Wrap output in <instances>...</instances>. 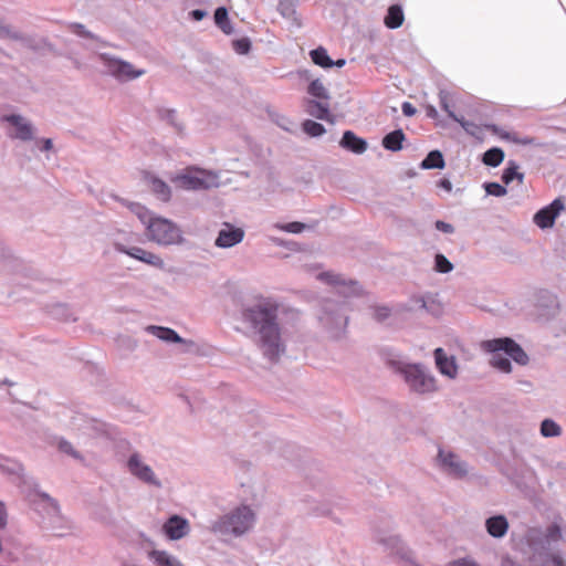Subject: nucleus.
<instances>
[{"instance_id": "f257e3e1", "label": "nucleus", "mask_w": 566, "mask_h": 566, "mask_svg": "<svg viewBox=\"0 0 566 566\" xmlns=\"http://www.w3.org/2000/svg\"><path fill=\"white\" fill-rule=\"evenodd\" d=\"M566 543V521L556 515L544 527H527L513 538V549L521 557L504 554L500 566H566L558 546Z\"/></svg>"}, {"instance_id": "f03ea898", "label": "nucleus", "mask_w": 566, "mask_h": 566, "mask_svg": "<svg viewBox=\"0 0 566 566\" xmlns=\"http://www.w3.org/2000/svg\"><path fill=\"white\" fill-rule=\"evenodd\" d=\"M279 306L271 298H260L243 307L241 318L255 333V342L263 356L280 359L286 352V336L277 323Z\"/></svg>"}, {"instance_id": "7ed1b4c3", "label": "nucleus", "mask_w": 566, "mask_h": 566, "mask_svg": "<svg viewBox=\"0 0 566 566\" xmlns=\"http://www.w3.org/2000/svg\"><path fill=\"white\" fill-rule=\"evenodd\" d=\"M143 223L149 241L161 247L179 245L185 241L181 229L171 220L155 216L137 202L122 201Z\"/></svg>"}, {"instance_id": "20e7f679", "label": "nucleus", "mask_w": 566, "mask_h": 566, "mask_svg": "<svg viewBox=\"0 0 566 566\" xmlns=\"http://www.w3.org/2000/svg\"><path fill=\"white\" fill-rule=\"evenodd\" d=\"M255 522V510L251 505L240 504L214 520L210 530L216 534L240 537L249 533L254 527Z\"/></svg>"}, {"instance_id": "39448f33", "label": "nucleus", "mask_w": 566, "mask_h": 566, "mask_svg": "<svg viewBox=\"0 0 566 566\" xmlns=\"http://www.w3.org/2000/svg\"><path fill=\"white\" fill-rule=\"evenodd\" d=\"M482 348L492 353L490 364L502 373H511L512 364L509 356L518 365L525 366L528 363V356L523 348L512 338H494L482 343Z\"/></svg>"}, {"instance_id": "423d86ee", "label": "nucleus", "mask_w": 566, "mask_h": 566, "mask_svg": "<svg viewBox=\"0 0 566 566\" xmlns=\"http://www.w3.org/2000/svg\"><path fill=\"white\" fill-rule=\"evenodd\" d=\"M397 371L402 376L411 392L430 395L439 390L437 378L423 364L401 363L398 365Z\"/></svg>"}, {"instance_id": "0eeeda50", "label": "nucleus", "mask_w": 566, "mask_h": 566, "mask_svg": "<svg viewBox=\"0 0 566 566\" xmlns=\"http://www.w3.org/2000/svg\"><path fill=\"white\" fill-rule=\"evenodd\" d=\"M36 510L41 515L42 526L55 536H64L73 530L72 522L64 516L57 503L48 494L40 495Z\"/></svg>"}, {"instance_id": "6e6552de", "label": "nucleus", "mask_w": 566, "mask_h": 566, "mask_svg": "<svg viewBox=\"0 0 566 566\" xmlns=\"http://www.w3.org/2000/svg\"><path fill=\"white\" fill-rule=\"evenodd\" d=\"M171 181L185 190H206L219 187V174L212 170H206L198 167H188L176 174Z\"/></svg>"}, {"instance_id": "1a4fd4ad", "label": "nucleus", "mask_w": 566, "mask_h": 566, "mask_svg": "<svg viewBox=\"0 0 566 566\" xmlns=\"http://www.w3.org/2000/svg\"><path fill=\"white\" fill-rule=\"evenodd\" d=\"M97 59L104 66V73L122 83L134 81L146 74L144 69H137L132 63L108 53H98Z\"/></svg>"}, {"instance_id": "9d476101", "label": "nucleus", "mask_w": 566, "mask_h": 566, "mask_svg": "<svg viewBox=\"0 0 566 566\" xmlns=\"http://www.w3.org/2000/svg\"><path fill=\"white\" fill-rule=\"evenodd\" d=\"M126 468L132 476L148 488L155 490L164 488L161 479L142 454L132 453L126 461Z\"/></svg>"}, {"instance_id": "9b49d317", "label": "nucleus", "mask_w": 566, "mask_h": 566, "mask_svg": "<svg viewBox=\"0 0 566 566\" xmlns=\"http://www.w3.org/2000/svg\"><path fill=\"white\" fill-rule=\"evenodd\" d=\"M0 122L6 129V134L11 139L20 142H31L35 137V127L30 119L21 114L10 113L3 114Z\"/></svg>"}, {"instance_id": "f8f14e48", "label": "nucleus", "mask_w": 566, "mask_h": 566, "mask_svg": "<svg viewBox=\"0 0 566 566\" xmlns=\"http://www.w3.org/2000/svg\"><path fill=\"white\" fill-rule=\"evenodd\" d=\"M317 279L327 285H331L337 294L346 298L358 296L363 292V289L357 281L347 279L344 275L332 271L321 272L317 275Z\"/></svg>"}, {"instance_id": "ddd939ff", "label": "nucleus", "mask_w": 566, "mask_h": 566, "mask_svg": "<svg viewBox=\"0 0 566 566\" xmlns=\"http://www.w3.org/2000/svg\"><path fill=\"white\" fill-rule=\"evenodd\" d=\"M319 322L333 337H338L347 325V316L337 304L326 302L319 314Z\"/></svg>"}, {"instance_id": "4468645a", "label": "nucleus", "mask_w": 566, "mask_h": 566, "mask_svg": "<svg viewBox=\"0 0 566 566\" xmlns=\"http://www.w3.org/2000/svg\"><path fill=\"white\" fill-rule=\"evenodd\" d=\"M67 426L83 437L98 438L107 434V426L104 422L81 412H75Z\"/></svg>"}, {"instance_id": "2eb2a0df", "label": "nucleus", "mask_w": 566, "mask_h": 566, "mask_svg": "<svg viewBox=\"0 0 566 566\" xmlns=\"http://www.w3.org/2000/svg\"><path fill=\"white\" fill-rule=\"evenodd\" d=\"M437 465L441 472L453 479H463L469 472L468 464L458 454L444 449H439Z\"/></svg>"}, {"instance_id": "dca6fc26", "label": "nucleus", "mask_w": 566, "mask_h": 566, "mask_svg": "<svg viewBox=\"0 0 566 566\" xmlns=\"http://www.w3.org/2000/svg\"><path fill=\"white\" fill-rule=\"evenodd\" d=\"M114 249L119 252L124 253L132 259H135L137 261H140L147 265H150L153 268L164 270L165 269V261L159 254H156L151 251H148L146 249H143L140 247H128L122 242L115 241L114 242Z\"/></svg>"}, {"instance_id": "f3484780", "label": "nucleus", "mask_w": 566, "mask_h": 566, "mask_svg": "<svg viewBox=\"0 0 566 566\" xmlns=\"http://www.w3.org/2000/svg\"><path fill=\"white\" fill-rule=\"evenodd\" d=\"M145 331L163 342L184 344L185 350L188 353H195L198 350V345L193 340L181 338L174 329L169 327L148 325Z\"/></svg>"}, {"instance_id": "a211bd4d", "label": "nucleus", "mask_w": 566, "mask_h": 566, "mask_svg": "<svg viewBox=\"0 0 566 566\" xmlns=\"http://www.w3.org/2000/svg\"><path fill=\"white\" fill-rule=\"evenodd\" d=\"M244 239V231L241 228L234 227L231 223L224 222L218 232L214 245L220 249H230Z\"/></svg>"}, {"instance_id": "6ab92c4d", "label": "nucleus", "mask_w": 566, "mask_h": 566, "mask_svg": "<svg viewBox=\"0 0 566 566\" xmlns=\"http://www.w3.org/2000/svg\"><path fill=\"white\" fill-rule=\"evenodd\" d=\"M436 367L439 373L449 378L455 379L459 375V365L454 355H449L443 348H436L433 352Z\"/></svg>"}, {"instance_id": "aec40b11", "label": "nucleus", "mask_w": 566, "mask_h": 566, "mask_svg": "<svg viewBox=\"0 0 566 566\" xmlns=\"http://www.w3.org/2000/svg\"><path fill=\"white\" fill-rule=\"evenodd\" d=\"M562 210H564V202L560 199H555L549 206L535 213L534 222L542 229L549 228Z\"/></svg>"}, {"instance_id": "412c9836", "label": "nucleus", "mask_w": 566, "mask_h": 566, "mask_svg": "<svg viewBox=\"0 0 566 566\" xmlns=\"http://www.w3.org/2000/svg\"><path fill=\"white\" fill-rule=\"evenodd\" d=\"M378 542L391 554L399 556L401 559L411 560L412 553L399 535H384L378 538Z\"/></svg>"}, {"instance_id": "4be33fe9", "label": "nucleus", "mask_w": 566, "mask_h": 566, "mask_svg": "<svg viewBox=\"0 0 566 566\" xmlns=\"http://www.w3.org/2000/svg\"><path fill=\"white\" fill-rule=\"evenodd\" d=\"M163 531L169 539L178 541L189 533L190 526L186 518L172 515L163 525Z\"/></svg>"}, {"instance_id": "5701e85b", "label": "nucleus", "mask_w": 566, "mask_h": 566, "mask_svg": "<svg viewBox=\"0 0 566 566\" xmlns=\"http://www.w3.org/2000/svg\"><path fill=\"white\" fill-rule=\"evenodd\" d=\"M484 527L492 538L502 539L509 532L510 523L505 515L494 514L485 520Z\"/></svg>"}, {"instance_id": "b1692460", "label": "nucleus", "mask_w": 566, "mask_h": 566, "mask_svg": "<svg viewBox=\"0 0 566 566\" xmlns=\"http://www.w3.org/2000/svg\"><path fill=\"white\" fill-rule=\"evenodd\" d=\"M69 29L77 36L87 40V42L83 44L85 49L96 51L98 48L104 45V42H102L98 36L91 33L83 24L71 23Z\"/></svg>"}, {"instance_id": "393cba45", "label": "nucleus", "mask_w": 566, "mask_h": 566, "mask_svg": "<svg viewBox=\"0 0 566 566\" xmlns=\"http://www.w3.org/2000/svg\"><path fill=\"white\" fill-rule=\"evenodd\" d=\"M340 147L354 153L363 154L367 149L365 139L356 136L352 130H346L339 142Z\"/></svg>"}, {"instance_id": "a878e982", "label": "nucleus", "mask_w": 566, "mask_h": 566, "mask_svg": "<svg viewBox=\"0 0 566 566\" xmlns=\"http://www.w3.org/2000/svg\"><path fill=\"white\" fill-rule=\"evenodd\" d=\"M147 557L155 566H185L179 558L167 551L151 549Z\"/></svg>"}, {"instance_id": "bb28decb", "label": "nucleus", "mask_w": 566, "mask_h": 566, "mask_svg": "<svg viewBox=\"0 0 566 566\" xmlns=\"http://www.w3.org/2000/svg\"><path fill=\"white\" fill-rule=\"evenodd\" d=\"M147 186L150 191L161 201H168L170 199L171 192L169 186L157 178L156 176L148 175L145 178Z\"/></svg>"}, {"instance_id": "cd10ccee", "label": "nucleus", "mask_w": 566, "mask_h": 566, "mask_svg": "<svg viewBox=\"0 0 566 566\" xmlns=\"http://www.w3.org/2000/svg\"><path fill=\"white\" fill-rule=\"evenodd\" d=\"M277 10L283 18L291 21V23L300 28L302 25L301 19L296 12V2L294 0H281Z\"/></svg>"}, {"instance_id": "c85d7f7f", "label": "nucleus", "mask_w": 566, "mask_h": 566, "mask_svg": "<svg viewBox=\"0 0 566 566\" xmlns=\"http://www.w3.org/2000/svg\"><path fill=\"white\" fill-rule=\"evenodd\" d=\"M306 112L318 119L328 120L329 106L327 103L311 99L306 104Z\"/></svg>"}, {"instance_id": "c756f323", "label": "nucleus", "mask_w": 566, "mask_h": 566, "mask_svg": "<svg viewBox=\"0 0 566 566\" xmlns=\"http://www.w3.org/2000/svg\"><path fill=\"white\" fill-rule=\"evenodd\" d=\"M405 134L401 129L394 130L387 134L382 139V146L391 151H398L402 148Z\"/></svg>"}, {"instance_id": "7c9ffc66", "label": "nucleus", "mask_w": 566, "mask_h": 566, "mask_svg": "<svg viewBox=\"0 0 566 566\" xmlns=\"http://www.w3.org/2000/svg\"><path fill=\"white\" fill-rule=\"evenodd\" d=\"M403 12L400 6H391L385 17V24L389 29H397L403 23Z\"/></svg>"}, {"instance_id": "2f4dec72", "label": "nucleus", "mask_w": 566, "mask_h": 566, "mask_svg": "<svg viewBox=\"0 0 566 566\" xmlns=\"http://www.w3.org/2000/svg\"><path fill=\"white\" fill-rule=\"evenodd\" d=\"M446 163L440 150H431L421 161V169H442Z\"/></svg>"}, {"instance_id": "473e14b6", "label": "nucleus", "mask_w": 566, "mask_h": 566, "mask_svg": "<svg viewBox=\"0 0 566 566\" xmlns=\"http://www.w3.org/2000/svg\"><path fill=\"white\" fill-rule=\"evenodd\" d=\"M214 22L220 30L226 34L233 33V27L229 20L228 11L224 7H220L214 12Z\"/></svg>"}, {"instance_id": "72a5a7b5", "label": "nucleus", "mask_w": 566, "mask_h": 566, "mask_svg": "<svg viewBox=\"0 0 566 566\" xmlns=\"http://www.w3.org/2000/svg\"><path fill=\"white\" fill-rule=\"evenodd\" d=\"M562 427L553 419H544L541 422L539 432L544 438H556L562 434Z\"/></svg>"}, {"instance_id": "f704fd0d", "label": "nucleus", "mask_w": 566, "mask_h": 566, "mask_svg": "<svg viewBox=\"0 0 566 566\" xmlns=\"http://www.w3.org/2000/svg\"><path fill=\"white\" fill-rule=\"evenodd\" d=\"M514 179H517L520 184L524 180V175L518 171V165L515 161H509L507 167L502 174V180L505 185H509Z\"/></svg>"}, {"instance_id": "c9c22d12", "label": "nucleus", "mask_w": 566, "mask_h": 566, "mask_svg": "<svg viewBox=\"0 0 566 566\" xmlns=\"http://www.w3.org/2000/svg\"><path fill=\"white\" fill-rule=\"evenodd\" d=\"M310 55L316 65L325 69L334 66V61L328 56L327 51L322 46L312 50Z\"/></svg>"}, {"instance_id": "e433bc0d", "label": "nucleus", "mask_w": 566, "mask_h": 566, "mask_svg": "<svg viewBox=\"0 0 566 566\" xmlns=\"http://www.w3.org/2000/svg\"><path fill=\"white\" fill-rule=\"evenodd\" d=\"M307 92L318 99L327 101L329 98V93L319 78H315L310 83Z\"/></svg>"}, {"instance_id": "4c0bfd02", "label": "nucleus", "mask_w": 566, "mask_h": 566, "mask_svg": "<svg viewBox=\"0 0 566 566\" xmlns=\"http://www.w3.org/2000/svg\"><path fill=\"white\" fill-rule=\"evenodd\" d=\"M504 159V151L494 147L486 150L483 155V163L491 167H497Z\"/></svg>"}, {"instance_id": "58836bf2", "label": "nucleus", "mask_w": 566, "mask_h": 566, "mask_svg": "<svg viewBox=\"0 0 566 566\" xmlns=\"http://www.w3.org/2000/svg\"><path fill=\"white\" fill-rule=\"evenodd\" d=\"M56 447H57V449L61 452L72 457V458H74L76 460H83V457L81 455V453L77 452L73 448V446L67 440H65L64 438H57L56 439Z\"/></svg>"}, {"instance_id": "ea45409f", "label": "nucleus", "mask_w": 566, "mask_h": 566, "mask_svg": "<svg viewBox=\"0 0 566 566\" xmlns=\"http://www.w3.org/2000/svg\"><path fill=\"white\" fill-rule=\"evenodd\" d=\"M0 39L8 40H22V34L12 28L11 25L4 23V21L0 20Z\"/></svg>"}, {"instance_id": "a19ab883", "label": "nucleus", "mask_w": 566, "mask_h": 566, "mask_svg": "<svg viewBox=\"0 0 566 566\" xmlns=\"http://www.w3.org/2000/svg\"><path fill=\"white\" fill-rule=\"evenodd\" d=\"M303 130L311 137H318L325 133V128L322 124L311 119H306L303 123Z\"/></svg>"}, {"instance_id": "79ce46f5", "label": "nucleus", "mask_w": 566, "mask_h": 566, "mask_svg": "<svg viewBox=\"0 0 566 566\" xmlns=\"http://www.w3.org/2000/svg\"><path fill=\"white\" fill-rule=\"evenodd\" d=\"M272 228L285 231L289 233H301L305 228L306 224L297 221L289 222V223H274L272 224Z\"/></svg>"}, {"instance_id": "37998d69", "label": "nucleus", "mask_w": 566, "mask_h": 566, "mask_svg": "<svg viewBox=\"0 0 566 566\" xmlns=\"http://www.w3.org/2000/svg\"><path fill=\"white\" fill-rule=\"evenodd\" d=\"M434 269L440 273H449L453 270V265L443 254H437L434 258Z\"/></svg>"}, {"instance_id": "c03bdc74", "label": "nucleus", "mask_w": 566, "mask_h": 566, "mask_svg": "<svg viewBox=\"0 0 566 566\" xmlns=\"http://www.w3.org/2000/svg\"><path fill=\"white\" fill-rule=\"evenodd\" d=\"M484 189L488 195L494 196V197H503L506 195L507 190L505 187L497 182H488L484 184Z\"/></svg>"}, {"instance_id": "a18cd8bd", "label": "nucleus", "mask_w": 566, "mask_h": 566, "mask_svg": "<svg viewBox=\"0 0 566 566\" xmlns=\"http://www.w3.org/2000/svg\"><path fill=\"white\" fill-rule=\"evenodd\" d=\"M440 106L441 108L448 114L450 118L453 120H459V117L455 115V113L452 111L450 103H449V96L446 92H440Z\"/></svg>"}, {"instance_id": "49530a36", "label": "nucleus", "mask_w": 566, "mask_h": 566, "mask_svg": "<svg viewBox=\"0 0 566 566\" xmlns=\"http://www.w3.org/2000/svg\"><path fill=\"white\" fill-rule=\"evenodd\" d=\"M0 468L10 474H19L22 470L19 463L8 459L0 460Z\"/></svg>"}, {"instance_id": "de8ad7c7", "label": "nucleus", "mask_w": 566, "mask_h": 566, "mask_svg": "<svg viewBox=\"0 0 566 566\" xmlns=\"http://www.w3.org/2000/svg\"><path fill=\"white\" fill-rule=\"evenodd\" d=\"M233 49L238 54H247L251 49V41L242 38L233 41Z\"/></svg>"}, {"instance_id": "09e8293b", "label": "nucleus", "mask_w": 566, "mask_h": 566, "mask_svg": "<svg viewBox=\"0 0 566 566\" xmlns=\"http://www.w3.org/2000/svg\"><path fill=\"white\" fill-rule=\"evenodd\" d=\"M450 566H481L476 560L471 557H463L453 560Z\"/></svg>"}, {"instance_id": "8fccbe9b", "label": "nucleus", "mask_w": 566, "mask_h": 566, "mask_svg": "<svg viewBox=\"0 0 566 566\" xmlns=\"http://www.w3.org/2000/svg\"><path fill=\"white\" fill-rule=\"evenodd\" d=\"M455 122L459 123L467 133L471 135L475 134L476 126L474 123L468 122L463 117H459V120Z\"/></svg>"}, {"instance_id": "3c124183", "label": "nucleus", "mask_w": 566, "mask_h": 566, "mask_svg": "<svg viewBox=\"0 0 566 566\" xmlns=\"http://www.w3.org/2000/svg\"><path fill=\"white\" fill-rule=\"evenodd\" d=\"M401 111L403 113L405 116H413L416 114V107L409 103V102H403L402 105H401Z\"/></svg>"}, {"instance_id": "603ef678", "label": "nucleus", "mask_w": 566, "mask_h": 566, "mask_svg": "<svg viewBox=\"0 0 566 566\" xmlns=\"http://www.w3.org/2000/svg\"><path fill=\"white\" fill-rule=\"evenodd\" d=\"M436 228L439 231L444 232V233H452L454 231V228L452 227V224L447 223L444 221H440V220L436 222Z\"/></svg>"}, {"instance_id": "864d4df0", "label": "nucleus", "mask_w": 566, "mask_h": 566, "mask_svg": "<svg viewBox=\"0 0 566 566\" xmlns=\"http://www.w3.org/2000/svg\"><path fill=\"white\" fill-rule=\"evenodd\" d=\"M512 143L520 145H533L534 139L530 137H520L518 135H514Z\"/></svg>"}, {"instance_id": "5fc2aeb1", "label": "nucleus", "mask_w": 566, "mask_h": 566, "mask_svg": "<svg viewBox=\"0 0 566 566\" xmlns=\"http://www.w3.org/2000/svg\"><path fill=\"white\" fill-rule=\"evenodd\" d=\"M207 15V12L205 10L196 9L190 12V17L195 21H200Z\"/></svg>"}, {"instance_id": "6e6d98bb", "label": "nucleus", "mask_w": 566, "mask_h": 566, "mask_svg": "<svg viewBox=\"0 0 566 566\" xmlns=\"http://www.w3.org/2000/svg\"><path fill=\"white\" fill-rule=\"evenodd\" d=\"M41 143H42L41 150L49 151L53 147L52 139H50V138H44L41 140Z\"/></svg>"}, {"instance_id": "4d7b16f0", "label": "nucleus", "mask_w": 566, "mask_h": 566, "mask_svg": "<svg viewBox=\"0 0 566 566\" xmlns=\"http://www.w3.org/2000/svg\"><path fill=\"white\" fill-rule=\"evenodd\" d=\"M426 113H427V116L430 118L436 119L438 117V111L432 105H428L426 107Z\"/></svg>"}, {"instance_id": "13d9d810", "label": "nucleus", "mask_w": 566, "mask_h": 566, "mask_svg": "<svg viewBox=\"0 0 566 566\" xmlns=\"http://www.w3.org/2000/svg\"><path fill=\"white\" fill-rule=\"evenodd\" d=\"M499 135H500V137H501L502 139H505V140H507V142H511V143H512V140H513V137H514L515 133L502 132V133H500Z\"/></svg>"}, {"instance_id": "bf43d9fd", "label": "nucleus", "mask_w": 566, "mask_h": 566, "mask_svg": "<svg viewBox=\"0 0 566 566\" xmlns=\"http://www.w3.org/2000/svg\"><path fill=\"white\" fill-rule=\"evenodd\" d=\"M440 187H441V188H443V189H446L447 191H451V189H452V184H451V181H450L449 179H442V180L440 181Z\"/></svg>"}, {"instance_id": "052dcab7", "label": "nucleus", "mask_w": 566, "mask_h": 566, "mask_svg": "<svg viewBox=\"0 0 566 566\" xmlns=\"http://www.w3.org/2000/svg\"><path fill=\"white\" fill-rule=\"evenodd\" d=\"M377 315L379 318H386L389 315V310L387 307H381L377 311Z\"/></svg>"}, {"instance_id": "680f3d73", "label": "nucleus", "mask_w": 566, "mask_h": 566, "mask_svg": "<svg viewBox=\"0 0 566 566\" xmlns=\"http://www.w3.org/2000/svg\"><path fill=\"white\" fill-rule=\"evenodd\" d=\"M7 514L4 511V507L0 504V526H3L6 524Z\"/></svg>"}, {"instance_id": "e2e57ef3", "label": "nucleus", "mask_w": 566, "mask_h": 566, "mask_svg": "<svg viewBox=\"0 0 566 566\" xmlns=\"http://www.w3.org/2000/svg\"><path fill=\"white\" fill-rule=\"evenodd\" d=\"M168 119L171 124H175L176 113L174 111H167Z\"/></svg>"}, {"instance_id": "0e129e2a", "label": "nucleus", "mask_w": 566, "mask_h": 566, "mask_svg": "<svg viewBox=\"0 0 566 566\" xmlns=\"http://www.w3.org/2000/svg\"><path fill=\"white\" fill-rule=\"evenodd\" d=\"M345 63H346V61L340 59V60H337L336 62H334V65L337 67H342L345 65Z\"/></svg>"}, {"instance_id": "69168bd1", "label": "nucleus", "mask_w": 566, "mask_h": 566, "mask_svg": "<svg viewBox=\"0 0 566 566\" xmlns=\"http://www.w3.org/2000/svg\"><path fill=\"white\" fill-rule=\"evenodd\" d=\"M272 241L276 244V245H283V241L280 240V239H275L273 238Z\"/></svg>"}]
</instances>
